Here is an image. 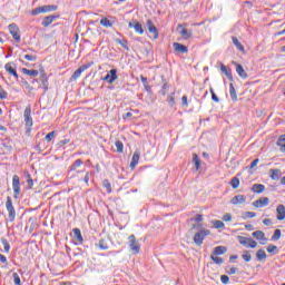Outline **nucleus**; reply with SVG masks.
<instances>
[{"instance_id":"49","label":"nucleus","mask_w":285,"mask_h":285,"mask_svg":"<svg viewBox=\"0 0 285 285\" xmlns=\"http://www.w3.org/2000/svg\"><path fill=\"white\" fill-rule=\"evenodd\" d=\"M223 222H233V215L230 214H224Z\"/></svg>"},{"instance_id":"26","label":"nucleus","mask_w":285,"mask_h":285,"mask_svg":"<svg viewBox=\"0 0 285 285\" xmlns=\"http://www.w3.org/2000/svg\"><path fill=\"white\" fill-rule=\"evenodd\" d=\"M193 164L195 166V170H199V168H202V159H199V156H197V154L193 155Z\"/></svg>"},{"instance_id":"64","label":"nucleus","mask_w":285,"mask_h":285,"mask_svg":"<svg viewBox=\"0 0 285 285\" xmlns=\"http://www.w3.org/2000/svg\"><path fill=\"white\" fill-rule=\"evenodd\" d=\"M0 262L2 264H6L8 262V259L6 258V256H3L2 254H0Z\"/></svg>"},{"instance_id":"63","label":"nucleus","mask_w":285,"mask_h":285,"mask_svg":"<svg viewBox=\"0 0 285 285\" xmlns=\"http://www.w3.org/2000/svg\"><path fill=\"white\" fill-rule=\"evenodd\" d=\"M85 184H88V181H90V174H86L85 178H83Z\"/></svg>"},{"instance_id":"39","label":"nucleus","mask_w":285,"mask_h":285,"mask_svg":"<svg viewBox=\"0 0 285 285\" xmlns=\"http://www.w3.org/2000/svg\"><path fill=\"white\" fill-rule=\"evenodd\" d=\"M164 81V85H163V88L160 90V95H163V97H166V94L168 92V82H166V80H163Z\"/></svg>"},{"instance_id":"16","label":"nucleus","mask_w":285,"mask_h":285,"mask_svg":"<svg viewBox=\"0 0 285 285\" xmlns=\"http://www.w3.org/2000/svg\"><path fill=\"white\" fill-rule=\"evenodd\" d=\"M276 219L278 222H284V219H285V206L284 205H278L276 207Z\"/></svg>"},{"instance_id":"55","label":"nucleus","mask_w":285,"mask_h":285,"mask_svg":"<svg viewBox=\"0 0 285 285\" xmlns=\"http://www.w3.org/2000/svg\"><path fill=\"white\" fill-rule=\"evenodd\" d=\"M181 106L188 107V97L187 96L181 97Z\"/></svg>"},{"instance_id":"24","label":"nucleus","mask_w":285,"mask_h":285,"mask_svg":"<svg viewBox=\"0 0 285 285\" xmlns=\"http://www.w3.org/2000/svg\"><path fill=\"white\" fill-rule=\"evenodd\" d=\"M174 49H175L176 52H181V53L188 52V47H186L181 43H178V42L174 43Z\"/></svg>"},{"instance_id":"37","label":"nucleus","mask_w":285,"mask_h":285,"mask_svg":"<svg viewBox=\"0 0 285 285\" xmlns=\"http://www.w3.org/2000/svg\"><path fill=\"white\" fill-rule=\"evenodd\" d=\"M229 184H230L232 188H234V189L239 188V178L234 177V178L230 180Z\"/></svg>"},{"instance_id":"42","label":"nucleus","mask_w":285,"mask_h":285,"mask_svg":"<svg viewBox=\"0 0 285 285\" xmlns=\"http://www.w3.org/2000/svg\"><path fill=\"white\" fill-rule=\"evenodd\" d=\"M227 275H235L239 273V268L237 267H230L229 269L226 271Z\"/></svg>"},{"instance_id":"58","label":"nucleus","mask_w":285,"mask_h":285,"mask_svg":"<svg viewBox=\"0 0 285 285\" xmlns=\"http://www.w3.org/2000/svg\"><path fill=\"white\" fill-rule=\"evenodd\" d=\"M169 106H175V98L173 96H168V99H167Z\"/></svg>"},{"instance_id":"11","label":"nucleus","mask_w":285,"mask_h":285,"mask_svg":"<svg viewBox=\"0 0 285 285\" xmlns=\"http://www.w3.org/2000/svg\"><path fill=\"white\" fill-rule=\"evenodd\" d=\"M147 29L150 32L153 39H158L159 38V31H157V27L153 23V20H147L146 22Z\"/></svg>"},{"instance_id":"62","label":"nucleus","mask_w":285,"mask_h":285,"mask_svg":"<svg viewBox=\"0 0 285 285\" xmlns=\"http://www.w3.org/2000/svg\"><path fill=\"white\" fill-rule=\"evenodd\" d=\"M6 97H8V92H6L4 90H0V98L6 99Z\"/></svg>"},{"instance_id":"33","label":"nucleus","mask_w":285,"mask_h":285,"mask_svg":"<svg viewBox=\"0 0 285 285\" xmlns=\"http://www.w3.org/2000/svg\"><path fill=\"white\" fill-rule=\"evenodd\" d=\"M229 95L234 101L237 100V91L235 90V86H233V83L229 85Z\"/></svg>"},{"instance_id":"6","label":"nucleus","mask_w":285,"mask_h":285,"mask_svg":"<svg viewBox=\"0 0 285 285\" xmlns=\"http://www.w3.org/2000/svg\"><path fill=\"white\" fill-rule=\"evenodd\" d=\"M6 208L9 213V222H12L17 217V212L14 210V206H12V198L7 197Z\"/></svg>"},{"instance_id":"7","label":"nucleus","mask_w":285,"mask_h":285,"mask_svg":"<svg viewBox=\"0 0 285 285\" xmlns=\"http://www.w3.org/2000/svg\"><path fill=\"white\" fill-rule=\"evenodd\" d=\"M9 32L17 43L21 41V35L19 33V27L16 23L9 24Z\"/></svg>"},{"instance_id":"12","label":"nucleus","mask_w":285,"mask_h":285,"mask_svg":"<svg viewBox=\"0 0 285 285\" xmlns=\"http://www.w3.org/2000/svg\"><path fill=\"white\" fill-rule=\"evenodd\" d=\"M12 188H13L14 197L19 196L21 193V183L19 181V176L17 175L12 177Z\"/></svg>"},{"instance_id":"56","label":"nucleus","mask_w":285,"mask_h":285,"mask_svg":"<svg viewBox=\"0 0 285 285\" xmlns=\"http://www.w3.org/2000/svg\"><path fill=\"white\" fill-rule=\"evenodd\" d=\"M131 112H132V119H138V117H139V110H137V109H131Z\"/></svg>"},{"instance_id":"50","label":"nucleus","mask_w":285,"mask_h":285,"mask_svg":"<svg viewBox=\"0 0 285 285\" xmlns=\"http://www.w3.org/2000/svg\"><path fill=\"white\" fill-rule=\"evenodd\" d=\"M24 59L27 61H37V56L33 55H24Z\"/></svg>"},{"instance_id":"43","label":"nucleus","mask_w":285,"mask_h":285,"mask_svg":"<svg viewBox=\"0 0 285 285\" xmlns=\"http://www.w3.org/2000/svg\"><path fill=\"white\" fill-rule=\"evenodd\" d=\"M116 148H117V153H124V142L121 141H116Z\"/></svg>"},{"instance_id":"41","label":"nucleus","mask_w":285,"mask_h":285,"mask_svg":"<svg viewBox=\"0 0 285 285\" xmlns=\"http://www.w3.org/2000/svg\"><path fill=\"white\" fill-rule=\"evenodd\" d=\"M116 43H119V46H122L125 50H128V41L121 40V39H116Z\"/></svg>"},{"instance_id":"47","label":"nucleus","mask_w":285,"mask_h":285,"mask_svg":"<svg viewBox=\"0 0 285 285\" xmlns=\"http://www.w3.org/2000/svg\"><path fill=\"white\" fill-rule=\"evenodd\" d=\"M220 282H222V284L226 285V284H228V282H230V278L228 277V275H222Z\"/></svg>"},{"instance_id":"60","label":"nucleus","mask_w":285,"mask_h":285,"mask_svg":"<svg viewBox=\"0 0 285 285\" xmlns=\"http://www.w3.org/2000/svg\"><path fill=\"white\" fill-rule=\"evenodd\" d=\"M135 114H132V111H128L125 116L124 119H130L131 117H134Z\"/></svg>"},{"instance_id":"59","label":"nucleus","mask_w":285,"mask_h":285,"mask_svg":"<svg viewBox=\"0 0 285 285\" xmlns=\"http://www.w3.org/2000/svg\"><path fill=\"white\" fill-rule=\"evenodd\" d=\"M263 224H264V226H271V225L273 224V220H271V219H268V218H265V219L263 220Z\"/></svg>"},{"instance_id":"9","label":"nucleus","mask_w":285,"mask_h":285,"mask_svg":"<svg viewBox=\"0 0 285 285\" xmlns=\"http://www.w3.org/2000/svg\"><path fill=\"white\" fill-rule=\"evenodd\" d=\"M117 69H111L104 78L102 81H107V83H115L117 81Z\"/></svg>"},{"instance_id":"34","label":"nucleus","mask_w":285,"mask_h":285,"mask_svg":"<svg viewBox=\"0 0 285 285\" xmlns=\"http://www.w3.org/2000/svg\"><path fill=\"white\" fill-rule=\"evenodd\" d=\"M100 26H104L105 28H112V22H110L108 18H102L100 20Z\"/></svg>"},{"instance_id":"21","label":"nucleus","mask_w":285,"mask_h":285,"mask_svg":"<svg viewBox=\"0 0 285 285\" xmlns=\"http://www.w3.org/2000/svg\"><path fill=\"white\" fill-rule=\"evenodd\" d=\"M73 239L78 244H83V236H81V230L79 228H73Z\"/></svg>"},{"instance_id":"30","label":"nucleus","mask_w":285,"mask_h":285,"mask_svg":"<svg viewBox=\"0 0 285 285\" xmlns=\"http://www.w3.org/2000/svg\"><path fill=\"white\" fill-rule=\"evenodd\" d=\"M232 41H233L234 46H235L238 50H240V52H244V46H243L242 42H239V39H237V37H233V38H232Z\"/></svg>"},{"instance_id":"3","label":"nucleus","mask_w":285,"mask_h":285,"mask_svg":"<svg viewBox=\"0 0 285 285\" xmlns=\"http://www.w3.org/2000/svg\"><path fill=\"white\" fill-rule=\"evenodd\" d=\"M57 10V6L55 4H46L42 7H37L31 11L32 17H37V14H46L47 12H55Z\"/></svg>"},{"instance_id":"13","label":"nucleus","mask_w":285,"mask_h":285,"mask_svg":"<svg viewBox=\"0 0 285 285\" xmlns=\"http://www.w3.org/2000/svg\"><path fill=\"white\" fill-rule=\"evenodd\" d=\"M90 66H92V62H89L87 65H82L80 68H78L71 76V79L76 80L79 79V77H81V72H86V70H88V68H90Z\"/></svg>"},{"instance_id":"4","label":"nucleus","mask_w":285,"mask_h":285,"mask_svg":"<svg viewBox=\"0 0 285 285\" xmlns=\"http://www.w3.org/2000/svg\"><path fill=\"white\" fill-rule=\"evenodd\" d=\"M238 242L245 248H257V242L250 237L238 236Z\"/></svg>"},{"instance_id":"36","label":"nucleus","mask_w":285,"mask_h":285,"mask_svg":"<svg viewBox=\"0 0 285 285\" xmlns=\"http://www.w3.org/2000/svg\"><path fill=\"white\" fill-rule=\"evenodd\" d=\"M1 244L4 248V253H10V243H8V239L1 238Z\"/></svg>"},{"instance_id":"38","label":"nucleus","mask_w":285,"mask_h":285,"mask_svg":"<svg viewBox=\"0 0 285 285\" xmlns=\"http://www.w3.org/2000/svg\"><path fill=\"white\" fill-rule=\"evenodd\" d=\"M282 237V229H275L272 239L273 242H277V239H279Z\"/></svg>"},{"instance_id":"14","label":"nucleus","mask_w":285,"mask_h":285,"mask_svg":"<svg viewBox=\"0 0 285 285\" xmlns=\"http://www.w3.org/2000/svg\"><path fill=\"white\" fill-rule=\"evenodd\" d=\"M253 237H255V239H257L263 246L268 242V239L266 238V234H264V232L262 230H256L253 234Z\"/></svg>"},{"instance_id":"2","label":"nucleus","mask_w":285,"mask_h":285,"mask_svg":"<svg viewBox=\"0 0 285 285\" xmlns=\"http://www.w3.org/2000/svg\"><path fill=\"white\" fill-rule=\"evenodd\" d=\"M210 235V232L206 228L197 229V232L194 235V243L196 246H202L204 244L205 237H208Z\"/></svg>"},{"instance_id":"45","label":"nucleus","mask_w":285,"mask_h":285,"mask_svg":"<svg viewBox=\"0 0 285 285\" xmlns=\"http://www.w3.org/2000/svg\"><path fill=\"white\" fill-rule=\"evenodd\" d=\"M242 257L244 262H250V259H253V256H250V253L248 252H245Z\"/></svg>"},{"instance_id":"40","label":"nucleus","mask_w":285,"mask_h":285,"mask_svg":"<svg viewBox=\"0 0 285 285\" xmlns=\"http://www.w3.org/2000/svg\"><path fill=\"white\" fill-rule=\"evenodd\" d=\"M98 248H100L101 250H108V244L106 243L105 239H101L98 244Z\"/></svg>"},{"instance_id":"25","label":"nucleus","mask_w":285,"mask_h":285,"mask_svg":"<svg viewBox=\"0 0 285 285\" xmlns=\"http://www.w3.org/2000/svg\"><path fill=\"white\" fill-rule=\"evenodd\" d=\"M4 68H6L7 72H9V75H12L13 77H16V79L19 78V75H17V69H14V67H12V63H10V62L7 63L4 66Z\"/></svg>"},{"instance_id":"53","label":"nucleus","mask_w":285,"mask_h":285,"mask_svg":"<svg viewBox=\"0 0 285 285\" xmlns=\"http://www.w3.org/2000/svg\"><path fill=\"white\" fill-rule=\"evenodd\" d=\"M245 217H247L248 219H253V217H257V214L255 212H247L245 214Z\"/></svg>"},{"instance_id":"27","label":"nucleus","mask_w":285,"mask_h":285,"mask_svg":"<svg viewBox=\"0 0 285 285\" xmlns=\"http://www.w3.org/2000/svg\"><path fill=\"white\" fill-rule=\"evenodd\" d=\"M55 21V16H47L45 17V19L42 20V26L45 28H48V26H50L51 23H53Z\"/></svg>"},{"instance_id":"19","label":"nucleus","mask_w":285,"mask_h":285,"mask_svg":"<svg viewBox=\"0 0 285 285\" xmlns=\"http://www.w3.org/2000/svg\"><path fill=\"white\" fill-rule=\"evenodd\" d=\"M234 66H236V72L242 79L248 78V73L244 70V67L240 63L234 62Z\"/></svg>"},{"instance_id":"48","label":"nucleus","mask_w":285,"mask_h":285,"mask_svg":"<svg viewBox=\"0 0 285 285\" xmlns=\"http://www.w3.org/2000/svg\"><path fill=\"white\" fill-rule=\"evenodd\" d=\"M215 228H226V225L222 220H215Z\"/></svg>"},{"instance_id":"8","label":"nucleus","mask_w":285,"mask_h":285,"mask_svg":"<svg viewBox=\"0 0 285 285\" xmlns=\"http://www.w3.org/2000/svg\"><path fill=\"white\" fill-rule=\"evenodd\" d=\"M271 204V199L268 197H261L253 203L254 208H266Z\"/></svg>"},{"instance_id":"51","label":"nucleus","mask_w":285,"mask_h":285,"mask_svg":"<svg viewBox=\"0 0 285 285\" xmlns=\"http://www.w3.org/2000/svg\"><path fill=\"white\" fill-rule=\"evenodd\" d=\"M104 186L108 193H112V186L108 183V180H104Z\"/></svg>"},{"instance_id":"57","label":"nucleus","mask_w":285,"mask_h":285,"mask_svg":"<svg viewBox=\"0 0 285 285\" xmlns=\"http://www.w3.org/2000/svg\"><path fill=\"white\" fill-rule=\"evenodd\" d=\"M259 164V158H256L252 161L249 168H255V166H257Z\"/></svg>"},{"instance_id":"15","label":"nucleus","mask_w":285,"mask_h":285,"mask_svg":"<svg viewBox=\"0 0 285 285\" xmlns=\"http://www.w3.org/2000/svg\"><path fill=\"white\" fill-rule=\"evenodd\" d=\"M139 157H141V151H139V149H137L131 158V163H130V168L131 170H135V168H137V164H139Z\"/></svg>"},{"instance_id":"18","label":"nucleus","mask_w":285,"mask_h":285,"mask_svg":"<svg viewBox=\"0 0 285 285\" xmlns=\"http://www.w3.org/2000/svg\"><path fill=\"white\" fill-rule=\"evenodd\" d=\"M24 124H26L28 130H30V128H32V116H31L30 109L24 110Z\"/></svg>"},{"instance_id":"32","label":"nucleus","mask_w":285,"mask_h":285,"mask_svg":"<svg viewBox=\"0 0 285 285\" xmlns=\"http://www.w3.org/2000/svg\"><path fill=\"white\" fill-rule=\"evenodd\" d=\"M220 70L226 75L227 79H233V72H230L228 67H226L225 65H222Z\"/></svg>"},{"instance_id":"61","label":"nucleus","mask_w":285,"mask_h":285,"mask_svg":"<svg viewBox=\"0 0 285 285\" xmlns=\"http://www.w3.org/2000/svg\"><path fill=\"white\" fill-rule=\"evenodd\" d=\"M215 264H224V259L222 257H215Z\"/></svg>"},{"instance_id":"29","label":"nucleus","mask_w":285,"mask_h":285,"mask_svg":"<svg viewBox=\"0 0 285 285\" xmlns=\"http://www.w3.org/2000/svg\"><path fill=\"white\" fill-rule=\"evenodd\" d=\"M266 257H267V255L264 249H258L256 252V258L258 259V262H264V259H266Z\"/></svg>"},{"instance_id":"54","label":"nucleus","mask_w":285,"mask_h":285,"mask_svg":"<svg viewBox=\"0 0 285 285\" xmlns=\"http://www.w3.org/2000/svg\"><path fill=\"white\" fill-rule=\"evenodd\" d=\"M275 250H277V246H275V245L267 246V253H275Z\"/></svg>"},{"instance_id":"1","label":"nucleus","mask_w":285,"mask_h":285,"mask_svg":"<svg viewBox=\"0 0 285 285\" xmlns=\"http://www.w3.org/2000/svg\"><path fill=\"white\" fill-rule=\"evenodd\" d=\"M188 224L191 227L190 230H202V228H204V217L197 214L195 217L189 219Z\"/></svg>"},{"instance_id":"10","label":"nucleus","mask_w":285,"mask_h":285,"mask_svg":"<svg viewBox=\"0 0 285 285\" xmlns=\"http://www.w3.org/2000/svg\"><path fill=\"white\" fill-rule=\"evenodd\" d=\"M177 32L183 39H190V37H193V31H188L184 24L177 26Z\"/></svg>"},{"instance_id":"52","label":"nucleus","mask_w":285,"mask_h":285,"mask_svg":"<svg viewBox=\"0 0 285 285\" xmlns=\"http://www.w3.org/2000/svg\"><path fill=\"white\" fill-rule=\"evenodd\" d=\"M55 131H51L49 132L47 136H46V141H52V139H55Z\"/></svg>"},{"instance_id":"44","label":"nucleus","mask_w":285,"mask_h":285,"mask_svg":"<svg viewBox=\"0 0 285 285\" xmlns=\"http://www.w3.org/2000/svg\"><path fill=\"white\" fill-rule=\"evenodd\" d=\"M81 164H83V161H81V159H77L73 165L71 166V170H77V168H79V166H81Z\"/></svg>"},{"instance_id":"5","label":"nucleus","mask_w":285,"mask_h":285,"mask_svg":"<svg viewBox=\"0 0 285 285\" xmlns=\"http://www.w3.org/2000/svg\"><path fill=\"white\" fill-rule=\"evenodd\" d=\"M129 239V249L132 253V255H138L141 245H139V242H137V238L135 237V235H130L128 237Z\"/></svg>"},{"instance_id":"35","label":"nucleus","mask_w":285,"mask_h":285,"mask_svg":"<svg viewBox=\"0 0 285 285\" xmlns=\"http://www.w3.org/2000/svg\"><path fill=\"white\" fill-rule=\"evenodd\" d=\"M226 250H228V248H226L224 246H217V247H215V255H224V253H226Z\"/></svg>"},{"instance_id":"28","label":"nucleus","mask_w":285,"mask_h":285,"mask_svg":"<svg viewBox=\"0 0 285 285\" xmlns=\"http://www.w3.org/2000/svg\"><path fill=\"white\" fill-rule=\"evenodd\" d=\"M277 146L281 148V153H285V134L278 138Z\"/></svg>"},{"instance_id":"31","label":"nucleus","mask_w":285,"mask_h":285,"mask_svg":"<svg viewBox=\"0 0 285 285\" xmlns=\"http://www.w3.org/2000/svg\"><path fill=\"white\" fill-rule=\"evenodd\" d=\"M23 75H28L29 77H38L39 71L38 70H30V69H22Z\"/></svg>"},{"instance_id":"22","label":"nucleus","mask_w":285,"mask_h":285,"mask_svg":"<svg viewBox=\"0 0 285 285\" xmlns=\"http://www.w3.org/2000/svg\"><path fill=\"white\" fill-rule=\"evenodd\" d=\"M269 177L274 181H277L279 177H282V170L281 169H269Z\"/></svg>"},{"instance_id":"20","label":"nucleus","mask_w":285,"mask_h":285,"mask_svg":"<svg viewBox=\"0 0 285 285\" xmlns=\"http://www.w3.org/2000/svg\"><path fill=\"white\" fill-rule=\"evenodd\" d=\"M245 203H246V196L244 195H237L230 200V204H233L234 206H237V204H245Z\"/></svg>"},{"instance_id":"46","label":"nucleus","mask_w":285,"mask_h":285,"mask_svg":"<svg viewBox=\"0 0 285 285\" xmlns=\"http://www.w3.org/2000/svg\"><path fill=\"white\" fill-rule=\"evenodd\" d=\"M13 282L16 285H21V278L19 277V274L13 273Z\"/></svg>"},{"instance_id":"23","label":"nucleus","mask_w":285,"mask_h":285,"mask_svg":"<svg viewBox=\"0 0 285 285\" xmlns=\"http://www.w3.org/2000/svg\"><path fill=\"white\" fill-rule=\"evenodd\" d=\"M264 190H266V186H264L262 184H254L252 186V191L256 193L257 195H262V193H264Z\"/></svg>"},{"instance_id":"17","label":"nucleus","mask_w":285,"mask_h":285,"mask_svg":"<svg viewBox=\"0 0 285 285\" xmlns=\"http://www.w3.org/2000/svg\"><path fill=\"white\" fill-rule=\"evenodd\" d=\"M129 28H134L135 32H137L138 35H144V27L141 26V23H139V21H132L128 23Z\"/></svg>"}]
</instances>
